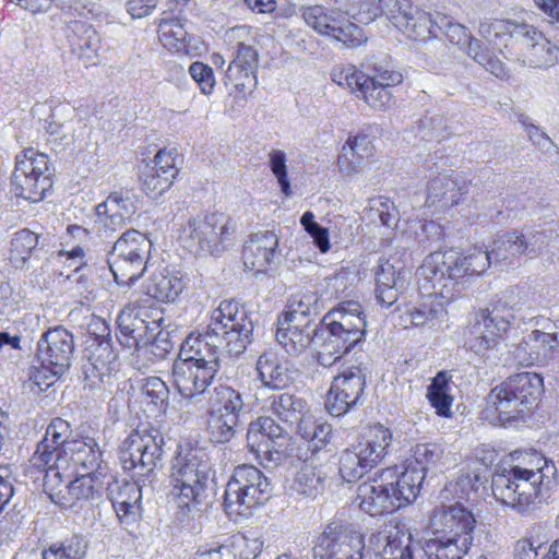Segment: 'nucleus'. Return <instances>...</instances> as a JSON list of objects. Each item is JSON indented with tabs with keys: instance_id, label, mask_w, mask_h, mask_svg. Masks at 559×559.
I'll use <instances>...</instances> for the list:
<instances>
[{
	"instance_id": "35",
	"label": "nucleus",
	"mask_w": 559,
	"mask_h": 559,
	"mask_svg": "<svg viewBox=\"0 0 559 559\" xmlns=\"http://www.w3.org/2000/svg\"><path fill=\"white\" fill-rule=\"evenodd\" d=\"M265 407L280 420L289 425H298L305 418L306 402L294 394H274L266 400Z\"/></svg>"
},
{
	"instance_id": "43",
	"label": "nucleus",
	"mask_w": 559,
	"mask_h": 559,
	"mask_svg": "<svg viewBox=\"0 0 559 559\" xmlns=\"http://www.w3.org/2000/svg\"><path fill=\"white\" fill-rule=\"evenodd\" d=\"M325 475L314 466L305 465L298 469L290 490L298 496L308 499H316L325 489Z\"/></svg>"
},
{
	"instance_id": "62",
	"label": "nucleus",
	"mask_w": 559,
	"mask_h": 559,
	"mask_svg": "<svg viewBox=\"0 0 559 559\" xmlns=\"http://www.w3.org/2000/svg\"><path fill=\"white\" fill-rule=\"evenodd\" d=\"M71 433V425L67 420L56 417L48 425L43 439H47L48 444H53L66 453L67 445L72 441L69 440Z\"/></svg>"
},
{
	"instance_id": "37",
	"label": "nucleus",
	"mask_w": 559,
	"mask_h": 559,
	"mask_svg": "<svg viewBox=\"0 0 559 559\" xmlns=\"http://www.w3.org/2000/svg\"><path fill=\"white\" fill-rule=\"evenodd\" d=\"M524 29L526 28L521 24L504 20L485 21L479 25V34L483 37L498 48L503 44L508 50L511 48L512 40L522 38Z\"/></svg>"
},
{
	"instance_id": "23",
	"label": "nucleus",
	"mask_w": 559,
	"mask_h": 559,
	"mask_svg": "<svg viewBox=\"0 0 559 559\" xmlns=\"http://www.w3.org/2000/svg\"><path fill=\"white\" fill-rule=\"evenodd\" d=\"M259 53L250 45L238 43L234 57L225 71L223 82L242 96L250 95L258 85Z\"/></svg>"
},
{
	"instance_id": "52",
	"label": "nucleus",
	"mask_w": 559,
	"mask_h": 559,
	"mask_svg": "<svg viewBox=\"0 0 559 559\" xmlns=\"http://www.w3.org/2000/svg\"><path fill=\"white\" fill-rule=\"evenodd\" d=\"M514 287L523 312L536 310L545 300L543 286L536 278L522 280Z\"/></svg>"
},
{
	"instance_id": "14",
	"label": "nucleus",
	"mask_w": 559,
	"mask_h": 559,
	"mask_svg": "<svg viewBox=\"0 0 559 559\" xmlns=\"http://www.w3.org/2000/svg\"><path fill=\"white\" fill-rule=\"evenodd\" d=\"M48 156L33 148L25 150L15 158L11 178L12 191L16 197L38 202L52 182L48 174Z\"/></svg>"
},
{
	"instance_id": "25",
	"label": "nucleus",
	"mask_w": 559,
	"mask_h": 559,
	"mask_svg": "<svg viewBox=\"0 0 559 559\" xmlns=\"http://www.w3.org/2000/svg\"><path fill=\"white\" fill-rule=\"evenodd\" d=\"M255 370L262 385L273 390L287 388L294 381L296 373L289 360L281 359L272 352H265L259 356Z\"/></svg>"
},
{
	"instance_id": "2",
	"label": "nucleus",
	"mask_w": 559,
	"mask_h": 559,
	"mask_svg": "<svg viewBox=\"0 0 559 559\" xmlns=\"http://www.w3.org/2000/svg\"><path fill=\"white\" fill-rule=\"evenodd\" d=\"M212 467L207 454L189 443L178 444L169 463L170 495L179 509L177 519L185 521L206 504Z\"/></svg>"
},
{
	"instance_id": "34",
	"label": "nucleus",
	"mask_w": 559,
	"mask_h": 559,
	"mask_svg": "<svg viewBox=\"0 0 559 559\" xmlns=\"http://www.w3.org/2000/svg\"><path fill=\"white\" fill-rule=\"evenodd\" d=\"M210 414H224L241 418L245 414V402L240 392L229 385L219 384L213 389L209 399Z\"/></svg>"
},
{
	"instance_id": "53",
	"label": "nucleus",
	"mask_w": 559,
	"mask_h": 559,
	"mask_svg": "<svg viewBox=\"0 0 559 559\" xmlns=\"http://www.w3.org/2000/svg\"><path fill=\"white\" fill-rule=\"evenodd\" d=\"M141 392L147 404H152L157 411H166L169 389L159 377L144 379Z\"/></svg>"
},
{
	"instance_id": "63",
	"label": "nucleus",
	"mask_w": 559,
	"mask_h": 559,
	"mask_svg": "<svg viewBox=\"0 0 559 559\" xmlns=\"http://www.w3.org/2000/svg\"><path fill=\"white\" fill-rule=\"evenodd\" d=\"M276 444L277 443L257 442V445L250 447V449L255 454L261 465L265 468H274L286 460L284 451L276 448Z\"/></svg>"
},
{
	"instance_id": "64",
	"label": "nucleus",
	"mask_w": 559,
	"mask_h": 559,
	"mask_svg": "<svg viewBox=\"0 0 559 559\" xmlns=\"http://www.w3.org/2000/svg\"><path fill=\"white\" fill-rule=\"evenodd\" d=\"M63 111L73 112V109L68 106L56 108L46 121L47 126L45 129L47 133L53 138V141H59L61 144L68 145L73 141V134H70L68 132L70 128L58 119Z\"/></svg>"
},
{
	"instance_id": "29",
	"label": "nucleus",
	"mask_w": 559,
	"mask_h": 559,
	"mask_svg": "<svg viewBox=\"0 0 559 559\" xmlns=\"http://www.w3.org/2000/svg\"><path fill=\"white\" fill-rule=\"evenodd\" d=\"M280 326L276 331V341L290 356L302 354L317 335V326L311 320L306 322L285 323L278 319Z\"/></svg>"
},
{
	"instance_id": "18",
	"label": "nucleus",
	"mask_w": 559,
	"mask_h": 559,
	"mask_svg": "<svg viewBox=\"0 0 559 559\" xmlns=\"http://www.w3.org/2000/svg\"><path fill=\"white\" fill-rule=\"evenodd\" d=\"M367 367L359 362L350 366L333 379L325 407L334 417L342 416L361 403L366 386Z\"/></svg>"
},
{
	"instance_id": "11",
	"label": "nucleus",
	"mask_w": 559,
	"mask_h": 559,
	"mask_svg": "<svg viewBox=\"0 0 559 559\" xmlns=\"http://www.w3.org/2000/svg\"><path fill=\"white\" fill-rule=\"evenodd\" d=\"M392 442V432L376 425L356 443L342 451L338 473L343 480L355 483L381 463Z\"/></svg>"
},
{
	"instance_id": "56",
	"label": "nucleus",
	"mask_w": 559,
	"mask_h": 559,
	"mask_svg": "<svg viewBox=\"0 0 559 559\" xmlns=\"http://www.w3.org/2000/svg\"><path fill=\"white\" fill-rule=\"evenodd\" d=\"M411 7L409 0H379L377 3L378 16L384 14L396 28H406V16Z\"/></svg>"
},
{
	"instance_id": "4",
	"label": "nucleus",
	"mask_w": 559,
	"mask_h": 559,
	"mask_svg": "<svg viewBox=\"0 0 559 559\" xmlns=\"http://www.w3.org/2000/svg\"><path fill=\"white\" fill-rule=\"evenodd\" d=\"M213 336L207 326L204 334L189 335L181 344L173 378L183 397L204 393L221 369L224 353Z\"/></svg>"
},
{
	"instance_id": "47",
	"label": "nucleus",
	"mask_w": 559,
	"mask_h": 559,
	"mask_svg": "<svg viewBox=\"0 0 559 559\" xmlns=\"http://www.w3.org/2000/svg\"><path fill=\"white\" fill-rule=\"evenodd\" d=\"M414 132L416 138L425 142H440L450 133L445 117L430 111L416 121Z\"/></svg>"
},
{
	"instance_id": "38",
	"label": "nucleus",
	"mask_w": 559,
	"mask_h": 559,
	"mask_svg": "<svg viewBox=\"0 0 559 559\" xmlns=\"http://www.w3.org/2000/svg\"><path fill=\"white\" fill-rule=\"evenodd\" d=\"M150 250L142 253L132 247H112L114 265L128 276L129 282L138 281L144 273Z\"/></svg>"
},
{
	"instance_id": "36",
	"label": "nucleus",
	"mask_w": 559,
	"mask_h": 559,
	"mask_svg": "<svg viewBox=\"0 0 559 559\" xmlns=\"http://www.w3.org/2000/svg\"><path fill=\"white\" fill-rule=\"evenodd\" d=\"M186 288L183 280L177 275L155 274L146 286V304L156 301L174 302Z\"/></svg>"
},
{
	"instance_id": "16",
	"label": "nucleus",
	"mask_w": 559,
	"mask_h": 559,
	"mask_svg": "<svg viewBox=\"0 0 559 559\" xmlns=\"http://www.w3.org/2000/svg\"><path fill=\"white\" fill-rule=\"evenodd\" d=\"M362 535L350 524L332 520L313 546L314 559H362Z\"/></svg>"
},
{
	"instance_id": "50",
	"label": "nucleus",
	"mask_w": 559,
	"mask_h": 559,
	"mask_svg": "<svg viewBox=\"0 0 559 559\" xmlns=\"http://www.w3.org/2000/svg\"><path fill=\"white\" fill-rule=\"evenodd\" d=\"M333 3L340 14H345L362 24H369L378 16L374 0H334Z\"/></svg>"
},
{
	"instance_id": "61",
	"label": "nucleus",
	"mask_w": 559,
	"mask_h": 559,
	"mask_svg": "<svg viewBox=\"0 0 559 559\" xmlns=\"http://www.w3.org/2000/svg\"><path fill=\"white\" fill-rule=\"evenodd\" d=\"M487 479L475 471H461L454 484V490L460 498L469 500L472 493L484 488Z\"/></svg>"
},
{
	"instance_id": "5",
	"label": "nucleus",
	"mask_w": 559,
	"mask_h": 559,
	"mask_svg": "<svg viewBox=\"0 0 559 559\" xmlns=\"http://www.w3.org/2000/svg\"><path fill=\"white\" fill-rule=\"evenodd\" d=\"M476 523L474 513L462 503L436 509L431 516L433 536L421 548L424 559H462L473 544Z\"/></svg>"
},
{
	"instance_id": "26",
	"label": "nucleus",
	"mask_w": 559,
	"mask_h": 559,
	"mask_svg": "<svg viewBox=\"0 0 559 559\" xmlns=\"http://www.w3.org/2000/svg\"><path fill=\"white\" fill-rule=\"evenodd\" d=\"M66 454H70L72 463L84 473L103 477L107 471V464L103 460V451L94 438L83 437L73 439L68 445Z\"/></svg>"
},
{
	"instance_id": "28",
	"label": "nucleus",
	"mask_w": 559,
	"mask_h": 559,
	"mask_svg": "<svg viewBox=\"0 0 559 559\" xmlns=\"http://www.w3.org/2000/svg\"><path fill=\"white\" fill-rule=\"evenodd\" d=\"M118 368V355L114 350L110 341L102 340L97 342L87 357V361L83 365V373L94 385L96 381L105 382Z\"/></svg>"
},
{
	"instance_id": "42",
	"label": "nucleus",
	"mask_w": 559,
	"mask_h": 559,
	"mask_svg": "<svg viewBox=\"0 0 559 559\" xmlns=\"http://www.w3.org/2000/svg\"><path fill=\"white\" fill-rule=\"evenodd\" d=\"M451 377L445 371H439L427 388L426 397L440 417L452 416L453 396L451 395Z\"/></svg>"
},
{
	"instance_id": "40",
	"label": "nucleus",
	"mask_w": 559,
	"mask_h": 559,
	"mask_svg": "<svg viewBox=\"0 0 559 559\" xmlns=\"http://www.w3.org/2000/svg\"><path fill=\"white\" fill-rule=\"evenodd\" d=\"M489 311L499 320L507 321L506 325L508 328L519 324L520 321L525 319L514 285L507 287L495 296Z\"/></svg>"
},
{
	"instance_id": "1",
	"label": "nucleus",
	"mask_w": 559,
	"mask_h": 559,
	"mask_svg": "<svg viewBox=\"0 0 559 559\" xmlns=\"http://www.w3.org/2000/svg\"><path fill=\"white\" fill-rule=\"evenodd\" d=\"M543 466L536 468L510 465L498 469L491 479L495 499L519 514H528L540 508L550 498L556 467L544 457Z\"/></svg>"
},
{
	"instance_id": "55",
	"label": "nucleus",
	"mask_w": 559,
	"mask_h": 559,
	"mask_svg": "<svg viewBox=\"0 0 559 559\" xmlns=\"http://www.w3.org/2000/svg\"><path fill=\"white\" fill-rule=\"evenodd\" d=\"M435 25L436 35H432V37H438L440 34H444L452 44L461 47L465 46L468 38L472 36L467 27L453 22L451 17L443 14L436 15Z\"/></svg>"
},
{
	"instance_id": "13",
	"label": "nucleus",
	"mask_w": 559,
	"mask_h": 559,
	"mask_svg": "<svg viewBox=\"0 0 559 559\" xmlns=\"http://www.w3.org/2000/svg\"><path fill=\"white\" fill-rule=\"evenodd\" d=\"M164 322L160 308L146 304L140 297L132 295V299L120 311L117 318L121 334L120 343L128 347L146 346L148 337L158 330Z\"/></svg>"
},
{
	"instance_id": "7",
	"label": "nucleus",
	"mask_w": 559,
	"mask_h": 559,
	"mask_svg": "<svg viewBox=\"0 0 559 559\" xmlns=\"http://www.w3.org/2000/svg\"><path fill=\"white\" fill-rule=\"evenodd\" d=\"M326 331L317 353L323 367H331L362 342L367 321L360 304L349 300L329 310L321 320Z\"/></svg>"
},
{
	"instance_id": "49",
	"label": "nucleus",
	"mask_w": 559,
	"mask_h": 559,
	"mask_svg": "<svg viewBox=\"0 0 559 559\" xmlns=\"http://www.w3.org/2000/svg\"><path fill=\"white\" fill-rule=\"evenodd\" d=\"M285 435L284 428L269 416H261L251 421L247 431L249 447H255L257 442L277 443L276 440Z\"/></svg>"
},
{
	"instance_id": "33",
	"label": "nucleus",
	"mask_w": 559,
	"mask_h": 559,
	"mask_svg": "<svg viewBox=\"0 0 559 559\" xmlns=\"http://www.w3.org/2000/svg\"><path fill=\"white\" fill-rule=\"evenodd\" d=\"M323 308L322 298L313 292L296 293L287 301L286 311L283 313L285 323L306 322L311 317H317Z\"/></svg>"
},
{
	"instance_id": "41",
	"label": "nucleus",
	"mask_w": 559,
	"mask_h": 559,
	"mask_svg": "<svg viewBox=\"0 0 559 559\" xmlns=\"http://www.w3.org/2000/svg\"><path fill=\"white\" fill-rule=\"evenodd\" d=\"M462 192L456 180L447 175L435 177L427 188L426 203L429 206L450 207L460 202Z\"/></svg>"
},
{
	"instance_id": "24",
	"label": "nucleus",
	"mask_w": 559,
	"mask_h": 559,
	"mask_svg": "<svg viewBox=\"0 0 559 559\" xmlns=\"http://www.w3.org/2000/svg\"><path fill=\"white\" fill-rule=\"evenodd\" d=\"M229 223V218L217 212L202 219H190L178 230L177 241L191 245L211 243L216 240L228 241L229 235L234 233V227Z\"/></svg>"
},
{
	"instance_id": "58",
	"label": "nucleus",
	"mask_w": 559,
	"mask_h": 559,
	"mask_svg": "<svg viewBox=\"0 0 559 559\" xmlns=\"http://www.w3.org/2000/svg\"><path fill=\"white\" fill-rule=\"evenodd\" d=\"M277 247H243V263L246 267L257 273L264 272L272 263Z\"/></svg>"
},
{
	"instance_id": "20",
	"label": "nucleus",
	"mask_w": 559,
	"mask_h": 559,
	"mask_svg": "<svg viewBox=\"0 0 559 559\" xmlns=\"http://www.w3.org/2000/svg\"><path fill=\"white\" fill-rule=\"evenodd\" d=\"M74 337L63 326L47 330L37 343V357L50 377H61L71 366Z\"/></svg>"
},
{
	"instance_id": "39",
	"label": "nucleus",
	"mask_w": 559,
	"mask_h": 559,
	"mask_svg": "<svg viewBox=\"0 0 559 559\" xmlns=\"http://www.w3.org/2000/svg\"><path fill=\"white\" fill-rule=\"evenodd\" d=\"M367 217L374 227L382 229L380 230L381 236L388 239L393 228L397 225L400 214L389 198L379 195L370 200Z\"/></svg>"
},
{
	"instance_id": "60",
	"label": "nucleus",
	"mask_w": 559,
	"mask_h": 559,
	"mask_svg": "<svg viewBox=\"0 0 559 559\" xmlns=\"http://www.w3.org/2000/svg\"><path fill=\"white\" fill-rule=\"evenodd\" d=\"M367 76V71H358L353 66H336L331 71V79L340 86L349 88L352 92H358L364 86L362 80Z\"/></svg>"
},
{
	"instance_id": "45",
	"label": "nucleus",
	"mask_w": 559,
	"mask_h": 559,
	"mask_svg": "<svg viewBox=\"0 0 559 559\" xmlns=\"http://www.w3.org/2000/svg\"><path fill=\"white\" fill-rule=\"evenodd\" d=\"M263 548L259 538L248 539L245 536H233L227 544L216 549L221 559H257Z\"/></svg>"
},
{
	"instance_id": "57",
	"label": "nucleus",
	"mask_w": 559,
	"mask_h": 559,
	"mask_svg": "<svg viewBox=\"0 0 559 559\" xmlns=\"http://www.w3.org/2000/svg\"><path fill=\"white\" fill-rule=\"evenodd\" d=\"M63 451L53 444H48L47 439H43L29 459L31 464L39 471L58 468V461Z\"/></svg>"
},
{
	"instance_id": "27",
	"label": "nucleus",
	"mask_w": 559,
	"mask_h": 559,
	"mask_svg": "<svg viewBox=\"0 0 559 559\" xmlns=\"http://www.w3.org/2000/svg\"><path fill=\"white\" fill-rule=\"evenodd\" d=\"M409 280V271L395 267L390 262L380 264L376 273V296L378 301L385 306H393L403 293Z\"/></svg>"
},
{
	"instance_id": "31",
	"label": "nucleus",
	"mask_w": 559,
	"mask_h": 559,
	"mask_svg": "<svg viewBox=\"0 0 559 559\" xmlns=\"http://www.w3.org/2000/svg\"><path fill=\"white\" fill-rule=\"evenodd\" d=\"M372 147L367 135L348 138L337 158V166L343 175L358 174L366 158L371 156Z\"/></svg>"
},
{
	"instance_id": "51",
	"label": "nucleus",
	"mask_w": 559,
	"mask_h": 559,
	"mask_svg": "<svg viewBox=\"0 0 559 559\" xmlns=\"http://www.w3.org/2000/svg\"><path fill=\"white\" fill-rule=\"evenodd\" d=\"M239 424L240 419L234 416H224V414H210V439L216 443H226L230 441L235 437Z\"/></svg>"
},
{
	"instance_id": "54",
	"label": "nucleus",
	"mask_w": 559,
	"mask_h": 559,
	"mask_svg": "<svg viewBox=\"0 0 559 559\" xmlns=\"http://www.w3.org/2000/svg\"><path fill=\"white\" fill-rule=\"evenodd\" d=\"M444 450L441 444L438 443H419L413 448V457L417 466H408L405 469L420 471L424 476L429 466L436 465L441 461Z\"/></svg>"
},
{
	"instance_id": "17",
	"label": "nucleus",
	"mask_w": 559,
	"mask_h": 559,
	"mask_svg": "<svg viewBox=\"0 0 559 559\" xmlns=\"http://www.w3.org/2000/svg\"><path fill=\"white\" fill-rule=\"evenodd\" d=\"M139 210V195L131 189L112 191L95 206L94 233L102 239L109 238L118 228L130 222Z\"/></svg>"
},
{
	"instance_id": "12",
	"label": "nucleus",
	"mask_w": 559,
	"mask_h": 559,
	"mask_svg": "<svg viewBox=\"0 0 559 559\" xmlns=\"http://www.w3.org/2000/svg\"><path fill=\"white\" fill-rule=\"evenodd\" d=\"M271 483L253 465L235 467L224 496V508L229 514H246L251 508L262 504L271 497Z\"/></svg>"
},
{
	"instance_id": "9",
	"label": "nucleus",
	"mask_w": 559,
	"mask_h": 559,
	"mask_svg": "<svg viewBox=\"0 0 559 559\" xmlns=\"http://www.w3.org/2000/svg\"><path fill=\"white\" fill-rule=\"evenodd\" d=\"M543 378L534 372L509 377L491 389L488 404L495 408L502 425L518 420L533 408L542 393Z\"/></svg>"
},
{
	"instance_id": "3",
	"label": "nucleus",
	"mask_w": 559,
	"mask_h": 559,
	"mask_svg": "<svg viewBox=\"0 0 559 559\" xmlns=\"http://www.w3.org/2000/svg\"><path fill=\"white\" fill-rule=\"evenodd\" d=\"M164 447V435L153 427H138L126 438L119 460L134 481L123 484L115 500L141 504L143 486L151 484L156 477L155 469L163 466Z\"/></svg>"
},
{
	"instance_id": "10",
	"label": "nucleus",
	"mask_w": 559,
	"mask_h": 559,
	"mask_svg": "<svg viewBox=\"0 0 559 559\" xmlns=\"http://www.w3.org/2000/svg\"><path fill=\"white\" fill-rule=\"evenodd\" d=\"M209 328L222 352L229 357L243 354L253 341L252 313L236 300L221 301L212 312Z\"/></svg>"
},
{
	"instance_id": "19",
	"label": "nucleus",
	"mask_w": 559,
	"mask_h": 559,
	"mask_svg": "<svg viewBox=\"0 0 559 559\" xmlns=\"http://www.w3.org/2000/svg\"><path fill=\"white\" fill-rule=\"evenodd\" d=\"M362 69L367 71V76L361 81L364 86L359 90L360 96L370 107L385 109L392 103L391 87L402 83V74L389 63L377 61L374 57L367 59Z\"/></svg>"
},
{
	"instance_id": "30",
	"label": "nucleus",
	"mask_w": 559,
	"mask_h": 559,
	"mask_svg": "<svg viewBox=\"0 0 559 559\" xmlns=\"http://www.w3.org/2000/svg\"><path fill=\"white\" fill-rule=\"evenodd\" d=\"M431 288L432 292L428 294V301L408 309L403 317L404 322H409L414 326L436 328L447 320L448 311L443 298L432 285Z\"/></svg>"
},
{
	"instance_id": "6",
	"label": "nucleus",
	"mask_w": 559,
	"mask_h": 559,
	"mask_svg": "<svg viewBox=\"0 0 559 559\" xmlns=\"http://www.w3.org/2000/svg\"><path fill=\"white\" fill-rule=\"evenodd\" d=\"M423 481L424 474L420 471L404 469L397 475L395 469L388 468L379 479L358 486L359 507L371 516L392 513L417 498Z\"/></svg>"
},
{
	"instance_id": "15",
	"label": "nucleus",
	"mask_w": 559,
	"mask_h": 559,
	"mask_svg": "<svg viewBox=\"0 0 559 559\" xmlns=\"http://www.w3.org/2000/svg\"><path fill=\"white\" fill-rule=\"evenodd\" d=\"M299 11L309 27L343 43L348 48L359 47L367 40L364 29L343 17L335 9L313 4L302 5Z\"/></svg>"
},
{
	"instance_id": "32",
	"label": "nucleus",
	"mask_w": 559,
	"mask_h": 559,
	"mask_svg": "<svg viewBox=\"0 0 559 559\" xmlns=\"http://www.w3.org/2000/svg\"><path fill=\"white\" fill-rule=\"evenodd\" d=\"M297 433L305 441L307 451L316 455L326 450L334 437L331 424L321 419L305 417L297 425Z\"/></svg>"
},
{
	"instance_id": "8",
	"label": "nucleus",
	"mask_w": 559,
	"mask_h": 559,
	"mask_svg": "<svg viewBox=\"0 0 559 559\" xmlns=\"http://www.w3.org/2000/svg\"><path fill=\"white\" fill-rule=\"evenodd\" d=\"M490 265V255L481 247H473V252L466 255H459L454 247H447L425 258L420 274L442 298L451 300L460 292L456 288L460 285L459 278L467 274H480Z\"/></svg>"
},
{
	"instance_id": "44",
	"label": "nucleus",
	"mask_w": 559,
	"mask_h": 559,
	"mask_svg": "<svg viewBox=\"0 0 559 559\" xmlns=\"http://www.w3.org/2000/svg\"><path fill=\"white\" fill-rule=\"evenodd\" d=\"M72 31L78 34L72 39L73 51L79 58H85L88 62L95 64L99 50V36L97 32L88 24L74 21L71 25Z\"/></svg>"
},
{
	"instance_id": "22",
	"label": "nucleus",
	"mask_w": 559,
	"mask_h": 559,
	"mask_svg": "<svg viewBox=\"0 0 559 559\" xmlns=\"http://www.w3.org/2000/svg\"><path fill=\"white\" fill-rule=\"evenodd\" d=\"M507 321L499 320L489 308L479 309L474 313L465 332V345L477 355H485L499 344L500 338L510 328Z\"/></svg>"
},
{
	"instance_id": "21",
	"label": "nucleus",
	"mask_w": 559,
	"mask_h": 559,
	"mask_svg": "<svg viewBox=\"0 0 559 559\" xmlns=\"http://www.w3.org/2000/svg\"><path fill=\"white\" fill-rule=\"evenodd\" d=\"M522 38L512 40L510 51L514 50L522 66L531 68H548L554 66L559 58V49L532 25L521 24Z\"/></svg>"
},
{
	"instance_id": "46",
	"label": "nucleus",
	"mask_w": 559,
	"mask_h": 559,
	"mask_svg": "<svg viewBox=\"0 0 559 559\" xmlns=\"http://www.w3.org/2000/svg\"><path fill=\"white\" fill-rule=\"evenodd\" d=\"M88 542L82 535H72L51 544L41 552L43 559H84Z\"/></svg>"
},
{
	"instance_id": "48",
	"label": "nucleus",
	"mask_w": 559,
	"mask_h": 559,
	"mask_svg": "<svg viewBox=\"0 0 559 559\" xmlns=\"http://www.w3.org/2000/svg\"><path fill=\"white\" fill-rule=\"evenodd\" d=\"M406 20L407 27L400 28V31L408 38L424 41L431 38L432 35H436L435 17H432L428 12L412 4Z\"/></svg>"
},
{
	"instance_id": "59",
	"label": "nucleus",
	"mask_w": 559,
	"mask_h": 559,
	"mask_svg": "<svg viewBox=\"0 0 559 559\" xmlns=\"http://www.w3.org/2000/svg\"><path fill=\"white\" fill-rule=\"evenodd\" d=\"M173 183L174 178L169 177L168 174H162L160 170L152 166L144 174L142 189L147 197L157 199L167 191Z\"/></svg>"
}]
</instances>
